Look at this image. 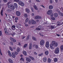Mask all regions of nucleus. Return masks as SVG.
<instances>
[{"instance_id": "38", "label": "nucleus", "mask_w": 63, "mask_h": 63, "mask_svg": "<svg viewBox=\"0 0 63 63\" xmlns=\"http://www.w3.org/2000/svg\"><path fill=\"white\" fill-rule=\"evenodd\" d=\"M60 48H61V50H63V45L61 46Z\"/></svg>"}, {"instance_id": "3", "label": "nucleus", "mask_w": 63, "mask_h": 63, "mask_svg": "<svg viewBox=\"0 0 63 63\" xmlns=\"http://www.w3.org/2000/svg\"><path fill=\"white\" fill-rule=\"evenodd\" d=\"M45 46L47 48H48L49 46V43L48 41H47L45 43Z\"/></svg>"}, {"instance_id": "51", "label": "nucleus", "mask_w": 63, "mask_h": 63, "mask_svg": "<svg viewBox=\"0 0 63 63\" xmlns=\"http://www.w3.org/2000/svg\"><path fill=\"white\" fill-rule=\"evenodd\" d=\"M49 2L50 3H52L53 1L52 0H50Z\"/></svg>"}, {"instance_id": "49", "label": "nucleus", "mask_w": 63, "mask_h": 63, "mask_svg": "<svg viewBox=\"0 0 63 63\" xmlns=\"http://www.w3.org/2000/svg\"><path fill=\"white\" fill-rule=\"evenodd\" d=\"M29 35H28L27 36V40H28V39H29Z\"/></svg>"}, {"instance_id": "55", "label": "nucleus", "mask_w": 63, "mask_h": 63, "mask_svg": "<svg viewBox=\"0 0 63 63\" xmlns=\"http://www.w3.org/2000/svg\"><path fill=\"white\" fill-rule=\"evenodd\" d=\"M15 53L16 54V55H17L18 54V53L17 52H16V51L15 52Z\"/></svg>"}, {"instance_id": "39", "label": "nucleus", "mask_w": 63, "mask_h": 63, "mask_svg": "<svg viewBox=\"0 0 63 63\" xmlns=\"http://www.w3.org/2000/svg\"><path fill=\"white\" fill-rule=\"evenodd\" d=\"M27 44H25V45L23 47H24V48H25L27 47Z\"/></svg>"}, {"instance_id": "43", "label": "nucleus", "mask_w": 63, "mask_h": 63, "mask_svg": "<svg viewBox=\"0 0 63 63\" xmlns=\"http://www.w3.org/2000/svg\"><path fill=\"white\" fill-rule=\"evenodd\" d=\"M59 15L60 16H63V13H60Z\"/></svg>"}, {"instance_id": "53", "label": "nucleus", "mask_w": 63, "mask_h": 63, "mask_svg": "<svg viewBox=\"0 0 63 63\" xmlns=\"http://www.w3.org/2000/svg\"><path fill=\"white\" fill-rule=\"evenodd\" d=\"M15 20H17L18 19V17H16L15 18Z\"/></svg>"}, {"instance_id": "44", "label": "nucleus", "mask_w": 63, "mask_h": 63, "mask_svg": "<svg viewBox=\"0 0 63 63\" xmlns=\"http://www.w3.org/2000/svg\"><path fill=\"white\" fill-rule=\"evenodd\" d=\"M29 20V19H28V18H27L25 20V21H26V22H28V21Z\"/></svg>"}, {"instance_id": "14", "label": "nucleus", "mask_w": 63, "mask_h": 63, "mask_svg": "<svg viewBox=\"0 0 63 63\" xmlns=\"http://www.w3.org/2000/svg\"><path fill=\"white\" fill-rule=\"evenodd\" d=\"M7 52L8 54L9 55V56L10 57H12V54H11V53L10 51L9 50Z\"/></svg>"}, {"instance_id": "32", "label": "nucleus", "mask_w": 63, "mask_h": 63, "mask_svg": "<svg viewBox=\"0 0 63 63\" xmlns=\"http://www.w3.org/2000/svg\"><path fill=\"white\" fill-rule=\"evenodd\" d=\"M51 19L52 20H55V18L54 17H52L51 18Z\"/></svg>"}, {"instance_id": "40", "label": "nucleus", "mask_w": 63, "mask_h": 63, "mask_svg": "<svg viewBox=\"0 0 63 63\" xmlns=\"http://www.w3.org/2000/svg\"><path fill=\"white\" fill-rule=\"evenodd\" d=\"M41 28H40V27H39L38 28H36V29L37 30H41Z\"/></svg>"}, {"instance_id": "47", "label": "nucleus", "mask_w": 63, "mask_h": 63, "mask_svg": "<svg viewBox=\"0 0 63 63\" xmlns=\"http://www.w3.org/2000/svg\"><path fill=\"white\" fill-rule=\"evenodd\" d=\"M3 1L5 3H6L8 2V0H3Z\"/></svg>"}, {"instance_id": "59", "label": "nucleus", "mask_w": 63, "mask_h": 63, "mask_svg": "<svg viewBox=\"0 0 63 63\" xmlns=\"http://www.w3.org/2000/svg\"><path fill=\"white\" fill-rule=\"evenodd\" d=\"M25 38V36H23L22 37V39H24Z\"/></svg>"}, {"instance_id": "41", "label": "nucleus", "mask_w": 63, "mask_h": 63, "mask_svg": "<svg viewBox=\"0 0 63 63\" xmlns=\"http://www.w3.org/2000/svg\"><path fill=\"white\" fill-rule=\"evenodd\" d=\"M3 11L2 10L1 11H0V14H1V16H3Z\"/></svg>"}, {"instance_id": "42", "label": "nucleus", "mask_w": 63, "mask_h": 63, "mask_svg": "<svg viewBox=\"0 0 63 63\" xmlns=\"http://www.w3.org/2000/svg\"><path fill=\"white\" fill-rule=\"evenodd\" d=\"M4 31H5V33H7V30L6 28H4Z\"/></svg>"}, {"instance_id": "54", "label": "nucleus", "mask_w": 63, "mask_h": 63, "mask_svg": "<svg viewBox=\"0 0 63 63\" xmlns=\"http://www.w3.org/2000/svg\"><path fill=\"white\" fill-rule=\"evenodd\" d=\"M54 16V15L53 14H51L50 15V16L51 17H53V16Z\"/></svg>"}, {"instance_id": "36", "label": "nucleus", "mask_w": 63, "mask_h": 63, "mask_svg": "<svg viewBox=\"0 0 63 63\" xmlns=\"http://www.w3.org/2000/svg\"><path fill=\"white\" fill-rule=\"evenodd\" d=\"M55 26H51V28H52V29L54 28H55Z\"/></svg>"}, {"instance_id": "24", "label": "nucleus", "mask_w": 63, "mask_h": 63, "mask_svg": "<svg viewBox=\"0 0 63 63\" xmlns=\"http://www.w3.org/2000/svg\"><path fill=\"white\" fill-rule=\"evenodd\" d=\"M14 7H15L16 8H17V5L16 3H14Z\"/></svg>"}, {"instance_id": "6", "label": "nucleus", "mask_w": 63, "mask_h": 63, "mask_svg": "<svg viewBox=\"0 0 63 63\" xmlns=\"http://www.w3.org/2000/svg\"><path fill=\"white\" fill-rule=\"evenodd\" d=\"M44 43L45 41H44V40H42L40 41V44L41 46H43Z\"/></svg>"}, {"instance_id": "57", "label": "nucleus", "mask_w": 63, "mask_h": 63, "mask_svg": "<svg viewBox=\"0 0 63 63\" xmlns=\"http://www.w3.org/2000/svg\"><path fill=\"white\" fill-rule=\"evenodd\" d=\"M39 34L41 36H42V37H43V36H44V35H42V33H39Z\"/></svg>"}, {"instance_id": "37", "label": "nucleus", "mask_w": 63, "mask_h": 63, "mask_svg": "<svg viewBox=\"0 0 63 63\" xmlns=\"http://www.w3.org/2000/svg\"><path fill=\"white\" fill-rule=\"evenodd\" d=\"M32 39L34 41H36V38L34 37H32Z\"/></svg>"}, {"instance_id": "64", "label": "nucleus", "mask_w": 63, "mask_h": 63, "mask_svg": "<svg viewBox=\"0 0 63 63\" xmlns=\"http://www.w3.org/2000/svg\"><path fill=\"white\" fill-rule=\"evenodd\" d=\"M25 24V26H26V27H27V26H28V24Z\"/></svg>"}, {"instance_id": "45", "label": "nucleus", "mask_w": 63, "mask_h": 63, "mask_svg": "<svg viewBox=\"0 0 63 63\" xmlns=\"http://www.w3.org/2000/svg\"><path fill=\"white\" fill-rule=\"evenodd\" d=\"M24 61V58H21V59H20V61Z\"/></svg>"}, {"instance_id": "12", "label": "nucleus", "mask_w": 63, "mask_h": 63, "mask_svg": "<svg viewBox=\"0 0 63 63\" xmlns=\"http://www.w3.org/2000/svg\"><path fill=\"white\" fill-rule=\"evenodd\" d=\"M30 22L31 23L32 22V24H36V21L33 20H32L31 21H30L29 22Z\"/></svg>"}, {"instance_id": "52", "label": "nucleus", "mask_w": 63, "mask_h": 63, "mask_svg": "<svg viewBox=\"0 0 63 63\" xmlns=\"http://www.w3.org/2000/svg\"><path fill=\"white\" fill-rule=\"evenodd\" d=\"M31 10H32V12H34V11L33 10V8L32 7L31 8Z\"/></svg>"}, {"instance_id": "25", "label": "nucleus", "mask_w": 63, "mask_h": 63, "mask_svg": "<svg viewBox=\"0 0 63 63\" xmlns=\"http://www.w3.org/2000/svg\"><path fill=\"white\" fill-rule=\"evenodd\" d=\"M20 50V48L19 47H17V50L16 51L17 52H19Z\"/></svg>"}, {"instance_id": "56", "label": "nucleus", "mask_w": 63, "mask_h": 63, "mask_svg": "<svg viewBox=\"0 0 63 63\" xmlns=\"http://www.w3.org/2000/svg\"><path fill=\"white\" fill-rule=\"evenodd\" d=\"M2 31H0V36H1L2 35Z\"/></svg>"}, {"instance_id": "5", "label": "nucleus", "mask_w": 63, "mask_h": 63, "mask_svg": "<svg viewBox=\"0 0 63 63\" xmlns=\"http://www.w3.org/2000/svg\"><path fill=\"white\" fill-rule=\"evenodd\" d=\"M8 7L9 8H10L12 10H14L15 9V7L12 5H8Z\"/></svg>"}, {"instance_id": "58", "label": "nucleus", "mask_w": 63, "mask_h": 63, "mask_svg": "<svg viewBox=\"0 0 63 63\" xmlns=\"http://www.w3.org/2000/svg\"><path fill=\"white\" fill-rule=\"evenodd\" d=\"M36 1L38 2H40L41 1V0H36Z\"/></svg>"}, {"instance_id": "4", "label": "nucleus", "mask_w": 63, "mask_h": 63, "mask_svg": "<svg viewBox=\"0 0 63 63\" xmlns=\"http://www.w3.org/2000/svg\"><path fill=\"white\" fill-rule=\"evenodd\" d=\"M52 12V11L51 10H49L47 12V14L48 15H51V13Z\"/></svg>"}, {"instance_id": "35", "label": "nucleus", "mask_w": 63, "mask_h": 63, "mask_svg": "<svg viewBox=\"0 0 63 63\" xmlns=\"http://www.w3.org/2000/svg\"><path fill=\"white\" fill-rule=\"evenodd\" d=\"M48 62L49 63H50L51 62V59H49V58L48 59Z\"/></svg>"}, {"instance_id": "33", "label": "nucleus", "mask_w": 63, "mask_h": 63, "mask_svg": "<svg viewBox=\"0 0 63 63\" xmlns=\"http://www.w3.org/2000/svg\"><path fill=\"white\" fill-rule=\"evenodd\" d=\"M43 55V53H41V54H39L38 55V56H41Z\"/></svg>"}, {"instance_id": "48", "label": "nucleus", "mask_w": 63, "mask_h": 63, "mask_svg": "<svg viewBox=\"0 0 63 63\" xmlns=\"http://www.w3.org/2000/svg\"><path fill=\"white\" fill-rule=\"evenodd\" d=\"M24 16L25 17H27V14H24Z\"/></svg>"}, {"instance_id": "30", "label": "nucleus", "mask_w": 63, "mask_h": 63, "mask_svg": "<svg viewBox=\"0 0 63 63\" xmlns=\"http://www.w3.org/2000/svg\"><path fill=\"white\" fill-rule=\"evenodd\" d=\"M34 7L35 9L36 10H38V8H37V6H36L34 5Z\"/></svg>"}, {"instance_id": "17", "label": "nucleus", "mask_w": 63, "mask_h": 63, "mask_svg": "<svg viewBox=\"0 0 63 63\" xmlns=\"http://www.w3.org/2000/svg\"><path fill=\"white\" fill-rule=\"evenodd\" d=\"M53 6L51 5H50L49 6L48 8L50 10H52L53 9Z\"/></svg>"}, {"instance_id": "2", "label": "nucleus", "mask_w": 63, "mask_h": 63, "mask_svg": "<svg viewBox=\"0 0 63 63\" xmlns=\"http://www.w3.org/2000/svg\"><path fill=\"white\" fill-rule=\"evenodd\" d=\"M59 52V48L57 47L55 49L54 51V53L55 54H58Z\"/></svg>"}, {"instance_id": "62", "label": "nucleus", "mask_w": 63, "mask_h": 63, "mask_svg": "<svg viewBox=\"0 0 63 63\" xmlns=\"http://www.w3.org/2000/svg\"><path fill=\"white\" fill-rule=\"evenodd\" d=\"M10 45H11V46H13V43L12 42H11Z\"/></svg>"}, {"instance_id": "16", "label": "nucleus", "mask_w": 63, "mask_h": 63, "mask_svg": "<svg viewBox=\"0 0 63 63\" xmlns=\"http://www.w3.org/2000/svg\"><path fill=\"white\" fill-rule=\"evenodd\" d=\"M32 44L30 43L29 46V48L30 49H32Z\"/></svg>"}, {"instance_id": "27", "label": "nucleus", "mask_w": 63, "mask_h": 63, "mask_svg": "<svg viewBox=\"0 0 63 63\" xmlns=\"http://www.w3.org/2000/svg\"><path fill=\"white\" fill-rule=\"evenodd\" d=\"M7 11L8 13H10V12H11V10H10V9H7Z\"/></svg>"}, {"instance_id": "19", "label": "nucleus", "mask_w": 63, "mask_h": 63, "mask_svg": "<svg viewBox=\"0 0 63 63\" xmlns=\"http://www.w3.org/2000/svg\"><path fill=\"white\" fill-rule=\"evenodd\" d=\"M54 16L55 17H58V14L57 13H55L54 14Z\"/></svg>"}, {"instance_id": "63", "label": "nucleus", "mask_w": 63, "mask_h": 63, "mask_svg": "<svg viewBox=\"0 0 63 63\" xmlns=\"http://www.w3.org/2000/svg\"><path fill=\"white\" fill-rule=\"evenodd\" d=\"M16 27H17V28H20V27L18 26L17 25H16Z\"/></svg>"}, {"instance_id": "20", "label": "nucleus", "mask_w": 63, "mask_h": 63, "mask_svg": "<svg viewBox=\"0 0 63 63\" xmlns=\"http://www.w3.org/2000/svg\"><path fill=\"white\" fill-rule=\"evenodd\" d=\"M35 19H39V18H41V17L39 16H37L35 17Z\"/></svg>"}, {"instance_id": "22", "label": "nucleus", "mask_w": 63, "mask_h": 63, "mask_svg": "<svg viewBox=\"0 0 63 63\" xmlns=\"http://www.w3.org/2000/svg\"><path fill=\"white\" fill-rule=\"evenodd\" d=\"M23 53L25 55H27V53L25 51H23Z\"/></svg>"}, {"instance_id": "29", "label": "nucleus", "mask_w": 63, "mask_h": 63, "mask_svg": "<svg viewBox=\"0 0 63 63\" xmlns=\"http://www.w3.org/2000/svg\"><path fill=\"white\" fill-rule=\"evenodd\" d=\"M54 62H57V61H58L57 59V58H55L54 59Z\"/></svg>"}, {"instance_id": "31", "label": "nucleus", "mask_w": 63, "mask_h": 63, "mask_svg": "<svg viewBox=\"0 0 63 63\" xmlns=\"http://www.w3.org/2000/svg\"><path fill=\"white\" fill-rule=\"evenodd\" d=\"M29 58H31V59L32 60H34V58L31 56H29Z\"/></svg>"}, {"instance_id": "10", "label": "nucleus", "mask_w": 63, "mask_h": 63, "mask_svg": "<svg viewBox=\"0 0 63 63\" xmlns=\"http://www.w3.org/2000/svg\"><path fill=\"white\" fill-rule=\"evenodd\" d=\"M11 56H12V57H13V58H14L16 57V55H15V53H14V52H11Z\"/></svg>"}, {"instance_id": "9", "label": "nucleus", "mask_w": 63, "mask_h": 63, "mask_svg": "<svg viewBox=\"0 0 63 63\" xmlns=\"http://www.w3.org/2000/svg\"><path fill=\"white\" fill-rule=\"evenodd\" d=\"M16 15L18 16H20L21 15L20 14V12L18 11H17L16 12Z\"/></svg>"}, {"instance_id": "60", "label": "nucleus", "mask_w": 63, "mask_h": 63, "mask_svg": "<svg viewBox=\"0 0 63 63\" xmlns=\"http://www.w3.org/2000/svg\"><path fill=\"white\" fill-rule=\"evenodd\" d=\"M35 47L36 48H38V45H36L35 46Z\"/></svg>"}, {"instance_id": "34", "label": "nucleus", "mask_w": 63, "mask_h": 63, "mask_svg": "<svg viewBox=\"0 0 63 63\" xmlns=\"http://www.w3.org/2000/svg\"><path fill=\"white\" fill-rule=\"evenodd\" d=\"M45 53L46 55H47L48 54V51H46L45 52Z\"/></svg>"}, {"instance_id": "15", "label": "nucleus", "mask_w": 63, "mask_h": 63, "mask_svg": "<svg viewBox=\"0 0 63 63\" xmlns=\"http://www.w3.org/2000/svg\"><path fill=\"white\" fill-rule=\"evenodd\" d=\"M8 61L10 63H13V60L12 59L9 58L8 59Z\"/></svg>"}, {"instance_id": "26", "label": "nucleus", "mask_w": 63, "mask_h": 63, "mask_svg": "<svg viewBox=\"0 0 63 63\" xmlns=\"http://www.w3.org/2000/svg\"><path fill=\"white\" fill-rule=\"evenodd\" d=\"M47 58H44L43 59V61L44 62H45L47 61Z\"/></svg>"}, {"instance_id": "23", "label": "nucleus", "mask_w": 63, "mask_h": 63, "mask_svg": "<svg viewBox=\"0 0 63 63\" xmlns=\"http://www.w3.org/2000/svg\"><path fill=\"white\" fill-rule=\"evenodd\" d=\"M52 45H51V44H50V47L51 48V49H53L54 48L53 47Z\"/></svg>"}, {"instance_id": "13", "label": "nucleus", "mask_w": 63, "mask_h": 63, "mask_svg": "<svg viewBox=\"0 0 63 63\" xmlns=\"http://www.w3.org/2000/svg\"><path fill=\"white\" fill-rule=\"evenodd\" d=\"M10 39L14 43H15V42H16V40L14 38H12V37H10Z\"/></svg>"}, {"instance_id": "18", "label": "nucleus", "mask_w": 63, "mask_h": 63, "mask_svg": "<svg viewBox=\"0 0 63 63\" xmlns=\"http://www.w3.org/2000/svg\"><path fill=\"white\" fill-rule=\"evenodd\" d=\"M63 24V22H62V23H61L60 22H57V25L58 26H60V25H62Z\"/></svg>"}, {"instance_id": "7", "label": "nucleus", "mask_w": 63, "mask_h": 63, "mask_svg": "<svg viewBox=\"0 0 63 63\" xmlns=\"http://www.w3.org/2000/svg\"><path fill=\"white\" fill-rule=\"evenodd\" d=\"M8 34L12 35V36H14V35H16V33H15L14 32H11V31H8Z\"/></svg>"}, {"instance_id": "1", "label": "nucleus", "mask_w": 63, "mask_h": 63, "mask_svg": "<svg viewBox=\"0 0 63 63\" xmlns=\"http://www.w3.org/2000/svg\"><path fill=\"white\" fill-rule=\"evenodd\" d=\"M51 45L52 46H54L55 47H57L58 46V44L57 42H55V41H53L51 42Z\"/></svg>"}, {"instance_id": "21", "label": "nucleus", "mask_w": 63, "mask_h": 63, "mask_svg": "<svg viewBox=\"0 0 63 63\" xmlns=\"http://www.w3.org/2000/svg\"><path fill=\"white\" fill-rule=\"evenodd\" d=\"M16 28V26H13L11 28L12 30H15V28Z\"/></svg>"}, {"instance_id": "28", "label": "nucleus", "mask_w": 63, "mask_h": 63, "mask_svg": "<svg viewBox=\"0 0 63 63\" xmlns=\"http://www.w3.org/2000/svg\"><path fill=\"white\" fill-rule=\"evenodd\" d=\"M26 12L27 13H29L30 11H29V10L28 9H26Z\"/></svg>"}, {"instance_id": "11", "label": "nucleus", "mask_w": 63, "mask_h": 63, "mask_svg": "<svg viewBox=\"0 0 63 63\" xmlns=\"http://www.w3.org/2000/svg\"><path fill=\"white\" fill-rule=\"evenodd\" d=\"M26 60L28 62H30L31 61V60L30 58L28 57H26Z\"/></svg>"}, {"instance_id": "61", "label": "nucleus", "mask_w": 63, "mask_h": 63, "mask_svg": "<svg viewBox=\"0 0 63 63\" xmlns=\"http://www.w3.org/2000/svg\"><path fill=\"white\" fill-rule=\"evenodd\" d=\"M34 54H35V55H37V53H36V52H34Z\"/></svg>"}, {"instance_id": "8", "label": "nucleus", "mask_w": 63, "mask_h": 63, "mask_svg": "<svg viewBox=\"0 0 63 63\" xmlns=\"http://www.w3.org/2000/svg\"><path fill=\"white\" fill-rule=\"evenodd\" d=\"M18 3L19 5H20L21 6H22V7L24 6V3L21 1H20L18 2Z\"/></svg>"}, {"instance_id": "50", "label": "nucleus", "mask_w": 63, "mask_h": 63, "mask_svg": "<svg viewBox=\"0 0 63 63\" xmlns=\"http://www.w3.org/2000/svg\"><path fill=\"white\" fill-rule=\"evenodd\" d=\"M15 2H18L19 1V0H14Z\"/></svg>"}, {"instance_id": "46", "label": "nucleus", "mask_w": 63, "mask_h": 63, "mask_svg": "<svg viewBox=\"0 0 63 63\" xmlns=\"http://www.w3.org/2000/svg\"><path fill=\"white\" fill-rule=\"evenodd\" d=\"M9 48L10 50H11V51H13V49L11 47H10Z\"/></svg>"}]
</instances>
